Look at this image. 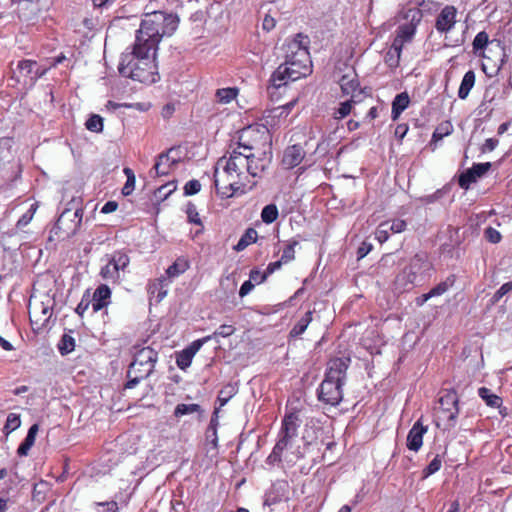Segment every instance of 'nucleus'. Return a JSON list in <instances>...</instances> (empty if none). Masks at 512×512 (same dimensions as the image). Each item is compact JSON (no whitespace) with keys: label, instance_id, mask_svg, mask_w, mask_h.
<instances>
[{"label":"nucleus","instance_id":"nucleus-1","mask_svg":"<svg viewBox=\"0 0 512 512\" xmlns=\"http://www.w3.org/2000/svg\"><path fill=\"white\" fill-rule=\"evenodd\" d=\"M267 168L266 157L233 149L229 157L223 156L217 161L214 173L217 194L225 199L252 190L257 183L254 179L261 177Z\"/></svg>","mask_w":512,"mask_h":512},{"label":"nucleus","instance_id":"nucleus-2","mask_svg":"<svg viewBox=\"0 0 512 512\" xmlns=\"http://www.w3.org/2000/svg\"><path fill=\"white\" fill-rule=\"evenodd\" d=\"M179 17L177 14L165 11H153L143 15L140 27L136 33L135 44L147 47L148 50H158L163 37H170L177 30Z\"/></svg>","mask_w":512,"mask_h":512},{"label":"nucleus","instance_id":"nucleus-3","mask_svg":"<svg viewBox=\"0 0 512 512\" xmlns=\"http://www.w3.org/2000/svg\"><path fill=\"white\" fill-rule=\"evenodd\" d=\"M156 52L157 50H148L147 47L134 43L131 52L122 54L118 66L119 73L141 83H155L159 78L155 63Z\"/></svg>","mask_w":512,"mask_h":512},{"label":"nucleus","instance_id":"nucleus-4","mask_svg":"<svg viewBox=\"0 0 512 512\" xmlns=\"http://www.w3.org/2000/svg\"><path fill=\"white\" fill-rule=\"evenodd\" d=\"M349 358L331 359L327 364L325 378L318 389V399L328 405L337 406L343 398L342 387L349 367Z\"/></svg>","mask_w":512,"mask_h":512},{"label":"nucleus","instance_id":"nucleus-5","mask_svg":"<svg viewBox=\"0 0 512 512\" xmlns=\"http://www.w3.org/2000/svg\"><path fill=\"white\" fill-rule=\"evenodd\" d=\"M270 148L271 135L266 126H249L240 131L237 149L256 154V157H266L269 165L272 158Z\"/></svg>","mask_w":512,"mask_h":512},{"label":"nucleus","instance_id":"nucleus-6","mask_svg":"<svg viewBox=\"0 0 512 512\" xmlns=\"http://www.w3.org/2000/svg\"><path fill=\"white\" fill-rule=\"evenodd\" d=\"M158 361V352L149 347H133V361L130 363L125 388H134L141 380L149 377Z\"/></svg>","mask_w":512,"mask_h":512},{"label":"nucleus","instance_id":"nucleus-7","mask_svg":"<svg viewBox=\"0 0 512 512\" xmlns=\"http://www.w3.org/2000/svg\"><path fill=\"white\" fill-rule=\"evenodd\" d=\"M55 305L54 297L49 294L33 292L29 299L28 312L34 331H40L49 326Z\"/></svg>","mask_w":512,"mask_h":512},{"label":"nucleus","instance_id":"nucleus-8","mask_svg":"<svg viewBox=\"0 0 512 512\" xmlns=\"http://www.w3.org/2000/svg\"><path fill=\"white\" fill-rule=\"evenodd\" d=\"M311 72V65L293 62H283L272 74L271 82L275 88L285 86L289 81L306 77Z\"/></svg>","mask_w":512,"mask_h":512},{"label":"nucleus","instance_id":"nucleus-9","mask_svg":"<svg viewBox=\"0 0 512 512\" xmlns=\"http://www.w3.org/2000/svg\"><path fill=\"white\" fill-rule=\"evenodd\" d=\"M308 43L309 39L307 36L301 33L297 34L293 40L283 46L285 52L284 62L300 63L304 64V67L311 65Z\"/></svg>","mask_w":512,"mask_h":512},{"label":"nucleus","instance_id":"nucleus-10","mask_svg":"<svg viewBox=\"0 0 512 512\" xmlns=\"http://www.w3.org/2000/svg\"><path fill=\"white\" fill-rule=\"evenodd\" d=\"M425 258L421 255H415L409 266L405 267L396 277L395 284L398 289H410L417 280L418 273L425 266Z\"/></svg>","mask_w":512,"mask_h":512},{"label":"nucleus","instance_id":"nucleus-11","mask_svg":"<svg viewBox=\"0 0 512 512\" xmlns=\"http://www.w3.org/2000/svg\"><path fill=\"white\" fill-rule=\"evenodd\" d=\"M505 56L504 49L499 45H497L496 49L490 48L488 54H483V72L489 77L497 75L504 64Z\"/></svg>","mask_w":512,"mask_h":512},{"label":"nucleus","instance_id":"nucleus-12","mask_svg":"<svg viewBox=\"0 0 512 512\" xmlns=\"http://www.w3.org/2000/svg\"><path fill=\"white\" fill-rule=\"evenodd\" d=\"M439 408L450 426H454L459 414L458 397L455 391H446L439 398Z\"/></svg>","mask_w":512,"mask_h":512},{"label":"nucleus","instance_id":"nucleus-13","mask_svg":"<svg viewBox=\"0 0 512 512\" xmlns=\"http://www.w3.org/2000/svg\"><path fill=\"white\" fill-rule=\"evenodd\" d=\"M343 94L351 95V101L360 102L363 98V90L359 88V81L354 71L344 74L339 79Z\"/></svg>","mask_w":512,"mask_h":512},{"label":"nucleus","instance_id":"nucleus-14","mask_svg":"<svg viewBox=\"0 0 512 512\" xmlns=\"http://www.w3.org/2000/svg\"><path fill=\"white\" fill-rule=\"evenodd\" d=\"M491 168L490 162L476 163L465 172H463L458 179L459 186L463 189H468L470 184L477 181L478 178L482 177Z\"/></svg>","mask_w":512,"mask_h":512},{"label":"nucleus","instance_id":"nucleus-15","mask_svg":"<svg viewBox=\"0 0 512 512\" xmlns=\"http://www.w3.org/2000/svg\"><path fill=\"white\" fill-rule=\"evenodd\" d=\"M457 10L454 6H445L438 14L435 21V28L440 33L451 31L456 24Z\"/></svg>","mask_w":512,"mask_h":512},{"label":"nucleus","instance_id":"nucleus-16","mask_svg":"<svg viewBox=\"0 0 512 512\" xmlns=\"http://www.w3.org/2000/svg\"><path fill=\"white\" fill-rule=\"evenodd\" d=\"M299 425L300 420L296 414L290 413L286 415L282 420V426L279 434L280 438L291 444L292 440L298 434Z\"/></svg>","mask_w":512,"mask_h":512},{"label":"nucleus","instance_id":"nucleus-17","mask_svg":"<svg viewBox=\"0 0 512 512\" xmlns=\"http://www.w3.org/2000/svg\"><path fill=\"white\" fill-rule=\"evenodd\" d=\"M427 427L423 426L420 420L416 421L407 436V448L417 452L423 444V436Z\"/></svg>","mask_w":512,"mask_h":512},{"label":"nucleus","instance_id":"nucleus-18","mask_svg":"<svg viewBox=\"0 0 512 512\" xmlns=\"http://www.w3.org/2000/svg\"><path fill=\"white\" fill-rule=\"evenodd\" d=\"M305 156V151L301 145H292L286 148L282 163L288 168H294L301 163Z\"/></svg>","mask_w":512,"mask_h":512},{"label":"nucleus","instance_id":"nucleus-19","mask_svg":"<svg viewBox=\"0 0 512 512\" xmlns=\"http://www.w3.org/2000/svg\"><path fill=\"white\" fill-rule=\"evenodd\" d=\"M111 291L107 285H100L94 292L92 299V309L94 312L100 311L109 303Z\"/></svg>","mask_w":512,"mask_h":512},{"label":"nucleus","instance_id":"nucleus-20","mask_svg":"<svg viewBox=\"0 0 512 512\" xmlns=\"http://www.w3.org/2000/svg\"><path fill=\"white\" fill-rule=\"evenodd\" d=\"M410 97L407 92H402L397 94L392 102V112L391 117L392 120H397L402 112L409 106Z\"/></svg>","mask_w":512,"mask_h":512},{"label":"nucleus","instance_id":"nucleus-21","mask_svg":"<svg viewBox=\"0 0 512 512\" xmlns=\"http://www.w3.org/2000/svg\"><path fill=\"white\" fill-rule=\"evenodd\" d=\"M177 160L172 159L169 153H162L158 156V159L154 165V170L157 176H164L170 173L172 165H176Z\"/></svg>","mask_w":512,"mask_h":512},{"label":"nucleus","instance_id":"nucleus-22","mask_svg":"<svg viewBox=\"0 0 512 512\" xmlns=\"http://www.w3.org/2000/svg\"><path fill=\"white\" fill-rule=\"evenodd\" d=\"M39 431L38 424H33L29 430L28 433L24 439V441L20 444V446L17 449V454L19 456H27L29 453V450L35 443L36 435Z\"/></svg>","mask_w":512,"mask_h":512},{"label":"nucleus","instance_id":"nucleus-23","mask_svg":"<svg viewBox=\"0 0 512 512\" xmlns=\"http://www.w3.org/2000/svg\"><path fill=\"white\" fill-rule=\"evenodd\" d=\"M415 30L416 28L412 23L399 26L397 30V35L392 43H396L397 41H399L398 43H400L401 48H403L404 43L410 42L412 40L415 34Z\"/></svg>","mask_w":512,"mask_h":512},{"label":"nucleus","instance_id":"nucleus-24","mask_svg":"<svg viewBox=\"0 0 512 512\" xmlns=\"http://www.w3.org/2000/svg\"><path fill=\"white\" fill-rule=\"evenodd\" d=\"M475 84V73L472 70L467 71L461 81L458 97L460 99H466Z\"/></svg>","mask_w":512,"mask_h":512},{"label":"nucleus","instance_id":"nucleus-25","mask_svg":"<svg viewBox=\"0 0 512 512\" xmlns=\"http://www.w3.org/2000/svg\"><path fill=\"white\" fill-rule=\"evenodd\" d=\"M398 42L399 41H397L396 43H392V45L390 46V48L388 49V51L386 52V55H385V63L390 68L398 67L399 62H400V55L402 52V48H401V44Z\"/></svg>","mask_w":512,"mask_h":512},{"label":"nucleus","instance_id":"nucleus-26","mask_svg":"<svg viewBox=\"0 0 512 512\" xmlns=\"http://www.w3.org/2000/svg\"><path fill=\"white\" fill-rule=\"evenodd\" d=\"M189 267H190L189 260L185 257H179L175 260V262L172 265H170L167 268L166 273L171 278L177 277V276L183 274L186 270H188Z\"/></svg>","mask_w":512,"mask_h":512},{"label":"nucleus","instance_id":"nucleus-27","mask_svg":"<svg viewBox=\"0 0 512 512\" xmlns=\"http://www.w3.org/2000/svg\"><path fill=\"white\" fill-rule=\"evenodd\" d=\"M113 267H115L118 274L121 275V272H125L127 267L130 264V258L129 256L121 251L114 252L111 256V259L109 260Z\"/></svg>","mask_w":512,"mask_h":512},{"label":"nucleus","instance_id":"nucleus-28","mask_svg":"<svg viewBox=\"0 0 512 512\" xmlns=\"http://www.w3.org/2000/svg\"><path fill=\"white\" fill-rule=\"evenodd\" d=\"M313 311L309 310L307 311L303 317H301L297 323L294 325V327L291 329L290 331V336L291 337H299L300 335H302L308 325L311 323L312 319H313Z\"/></svg>","mask_w":512,"mask_h":512},{"label":"nucleus","instance_id":"nucleus-29","mask_svg":"<svg viewBox=\"0 0 512 512\" xmlns=\"http://www.w3.org/2000/svg\"><path fill=\"white\" fill-rule=\"evenodd\" d=\"M257 240V231L253 228H248L245 233L241 236L238 243L234 246V249L238 252L246 249L250 244L255 243Z\"/></svg>","mask_w":512,"mask_h":512},{"label":"nucleus","instance_id":"nucleus-30","mask_svg":"<svg viewBox=\"0 0 512 512\" xmlns=\"http://www.w3.org/2000/svg\"><path fill=\"white\" fill-rule=\"evenodd\" d=\"M479 396L486 402V404L490 407H501L502 399L491 392L490 389L486 387H481L478 390Z\"/></svg>","mask_w":512,"mask_h":512},{"label":"nucleus","instance_id":"nucleus-31","mask_svg":"<svg viewBox=\"0 0 512 512\" xmlns=\"http://www.w3.org/2000/svg\"><path fill=\"white\" fill-rule=\"evenodd\" d=\"M100 275L104 280L113 284L119 283L122 279L121 275L118 274L110 261L102 267Z\"/></svg>","mask_w":512,"mask_h":512},{"label":"nucleus","instance_id":"nucleus-32","mask_svg":"<svg viewBox=\"0 0 512 512\" xmlns=\"http://www.w3.org/2000/svg\"><path fill=\"white\" fill-rule=\"evenodd\" d=\"M238 392V387L236 384L228 383L226 384L218 394L217 400L220 403V407H223L227 404V402Z\"/></svg>","mask_w":512,"mask_h":512},{"label":"nucleus","instance_id":"nucleus-33","mask_svg":"<svg viewBox=\"0 0 512 512\" xmlns=\"http://www.w3.org/2000/svg\"><path fill=\"white\" fill-rule=\"evenodd\" d=\"M452 131H453L452 124L449 121H444L436 127V129L432 135V141L433 142L440 141L445 136L450 135L452 133Z\"/></svg>","mask_w":512,"mask_h":512},{"label":"nucleus","instance_id":"nucleus-34","mask_svg":"<svg viewBox=\"0 0 512 512\" xmlns=\"http://www.w3.org/2000/svg\"><path fill=\"white\" fill-rule=\"evenodd\" d=\"M238 90L236 88H221L216 91V98L219 103L226 104L231 102L237 96Z\"/></svg>","mask_w":512,"mask_h":512},{"label":"nucleus","instance_id":"nucleus-35","mask_svg":"<svg viewBox=\"0 0 512 512\" xmlns=\"http://www.w3.org/2000/svg\"><path fill=\"white\" fill-rule=\"evenodd\" d=\"M279 212L275 204L266 205L261 212V219L266 224H271L278 218Z\"/></svg>","mask_w":512,"mask_h":512},{"label":"nucleus","instance_id":"nucleus-36","mask_svg":"<svg viewBox=\"0 0 512 512\" xmlns=\"http://www.w3.org/2000/svg\"><path fill=\"white\" fill-rule=\"evenodd\" d=\"M199 412H201V407L199 404H195V403H193V404H178L175 407L174 416L178 418V417H181L184 415L199 413Z\"/></svg>","mask_w":512,"mask_h":512},{"label":"nucleus","instance_id":"nucleus-37","mask_svg":"<svg viewBox=\"0 0 512 512\" xmlns=\"http://www.w3.org/2000/svg\"><path fill=\"white\" fill-rule=\"evenodd\" d=\"M194 355L193 352L187 348L181 351L176 356V364L181 370H185L191 365Z\"/></svg>","mask_w":512,"mask_h":512},{"label":"nucleus","instance_id":"nucleus-38","mask_svg":"<svg viewBox=\"0 0 512 512\" xmlns=\"http://www.w3.org/2000/svg\"><path fill=\"white\" fill-rule=\"evenodd\" d=\"M233 325L223 324L219 326L212 335L206 336L204 340L216 339L217 337H229L235 332Z\"/></svg>","mask_w":512,"mask_h":512},{"label":"nucleus","instance_id":"nucleus-39","mask_svg":"<svg viewBox=\"0 0 512 512\" xmlns=\"http://www.w3.org/2000/svg\"><path fill=\"white\" fill-rule=\"evenodd\" d=\"M37 67V62L32 60H22L18 62L17 68L19 72L24 77L32 76L35 68Z\"/></svg>","mask_w":512,"mask_h":512},{"label":"nucleus","instance_id":"nucleus-40","mask_svg":"<svg viewBox=\"0 0 512 512\" xmlns=\"http://www.w3.org/2000/svg\"><path fill=\"white\" fill-rule=\"evenodd\" d=\"M21 425L20 416L15 413H10L7 416L6 423L4 425V432L6 435L16 430Z\"/></svg>","mask_w":512,"mask_h":512},{"label":"nucleus","instance_id":"nucleus-41","mask_svg":"<svg viewBox=\"0 0 512 512\" xmlns=\"http://www.w3.org/2000/svg\"><path fill=\"white\" fill-rule=\"evenodd\" d=\"M85 126L89 131L99 133L103 130V118L94 114L86 121Z\"/></svg>","mask_w":512,"mask_h":512},{"label":"nucleus","instance_id":"nucleus-42","mask_svg":"<svg viewBox=\"0 0 512 512\" xmlns=\"http://www.w3.org/2000/svg\"><path fill=\"white\" fill-rule=\"evenodd\" d=\"M176 183L174 181L168 182L160 186L155 191V196L158 199L165 200L172 192L176 190Z\"/></svg>","mask_w":512,"mask_h":512},{"label":"nucleus","instance_id":"nucleus-43","mask_svg":"<svg viewBox=\"0 0 512 512\" xmlns=\"http://www.w3.org/2000/svg\"><path fill=\"white\" fill-rule=\"evenodd\" d=\"M442 466V459L440 455H436L429 465L423 470V477L427 478L430 475L440 470Z\"/></svg>","mask_w":512,"mask_h":512},{"label":"nucleus","instance_id":"nucleus-44","mask_svg":"<svg viewBox=\"0 0 512 512\" xmlns=\"http://www.w3.org/2000/svg\"><path fill=\"white\" fill-rule=\"evenodd\" d=\"M356 102L351 101V98L347 101H344L340 104L339 108L335 111L334 117L336 119H343L348 116L352 110V105Z\"/></svg>","mask_w":512,"mask_h":512},{"label":"nucleus","instance_id":"nucleus-45","mask_svg":"<svg viewBox=\"0 0 512 512\" xmlns=\"http://www.w3.org/2000/svg\"><path fill=\"white\" fill-rule=\"evenodd\" d=\"M217 414V409L214 411V415ZM217 426H218V420L217 416H214L211 418L209 426L207 428V438L211 439V442L214 446L217 444Z\"/></svg>","mask_w":512,"mask_h":512},{"label":"nucleus","instance_id":"nucleus-46","mask_svg":"<svg viewBox=\"0 0 512 512\" xmlns=\"http://www.w3.org/2000/svg\"><path fill=\"white\" fill-rule=\"evenodd\" d=\"M489 42L488 34L485 31L479 32L474 40H473V50L474 52H477L478 50H482L486 47V45Z\"/></svg>","mask_w":512,"mask_h":512},{"label":"nucleus","instance_id":"nucleus-47","mask_svg":"<svg viewBox=\"0 0 512 512\" xmlns=\"http://www.w3.org/2000/svg\"><path fill=\"white\" fill-rule=\"evenodd\" d=\"M299 244L298 241L294 240L290 242L283 250L281 259L284 263H289L295 258V247Z\"/></svg>","mask_w":512,"mask_h":512},{"label":"nucleus","instance_id":"nucleus-48","mask_svg":"<svg viewBox=\"0 0 512 512\" xmlns=\"http://www.w3.org/2000/svg\"><path fill=\"white\" fill-rule=\"evenodd\" d=\"M186 214H187V217H188V220L190 223H194L196 225H202L197 208L193 203L187 204Z\"/></svg>","mask_w":512,"mask_h":512},{"label":"nucleus","instance_id":"nucleus-49","mask_svg":"<svg viewBox=\"0 0 512 512\" xmlns=\"http://www.w3.org/2000/svg\"><path fill=\"white\" fill-rule=\"evenodd\" d=\"M37 209V204H32L17 222V227L22 228L30 223Z\"/></svg>","mask_w":512,"mask_h":512},{"label":"nucleus","instance_id":"nucleus-50","mask_svg":"<svg viewBox=\"0 0 512 512\" xmlns=\"http://www.w3.org/2000/svg\"><path fill=\"white\" fill-rule=\"evenodd\" d=\"M512 291V281L504 283L493 295L492 303H497L504 295Z\"/></svg>","mask_w":512,"mask_h":512},{"label":"nucleus","instance_id":"nucleus-51","mask_svg":"<svg viewBox=\"0 0 512 512\" xmlns=\"http://www.w3.org/2000/svg\"><path fill=\"white\" fill-rule=\"evenodd\" d=\"M201 189V184L198 180L193 179L188 181L184 186V193L187 196L198 193Z\"/></svg>","mask_w":512,"mask_h":512},{"label":"nucleus","instance_id":"nucleus-52","mask_svg":"<svg viewBox=\"0 0 512 512\" xmlns=\"http://www.w3.org/2000/svg\"><path fill=\"white\" fill-rule=\"evenodd\" d=\"M450 286L451 283H448V280L441 282L428 292V297L440 296L444 294Z\"/></svg>","mask_w":512,"mask_h":512},{"label":"nucleus","instance_id":"nucleus-53","mask_svg":"<svg viewBox=\"0 0 512 512\" xmlns=\"http://www.w3.org/2000/svg\"><path fill=\"white\" fill-rule=\"evenodd\" d=\"M268 276L267 271H260L258 269H252L249 274V279L256 284L263 283Z\"/></svg>","mask_w":512,"mask_h":512},{"label":"nucleus","instance_id":"nucleus-54","mask_svg":"<svg viewBox=\"0 0 512 512\" xmlns=\"http://www.w3.org/2000/svg\"><path fill=\"white\" fill-rule=\"evenodd\" d=\"M388 227L392 233H401L406 229V222L402 219L388 221Z\"/></svg>","mask_w":512,"mask_h":512},{"label":"nucleus","instance_id":"nucleus-55","mask_svg":"<svg viewBox=\"0 0 512 512\" xmlns=\"http://www.w3.org/2000/svg\"><path fill=\"white\" fill-rule=\"evenodd\" d=\"M485 237L487 240L493 244H496L501 241V234L498 230L493 227H488L485 230Z\"/></svg>","mask_w":512,"mask_h":512},{"label":"nucleus","instance_id":"nucleus-56","mask_svg":"<svg viewBox=\"0 0 512 512\" xmlns=\"http://www.w3.org/2000/svg\"><path fill=\"white\" fill-rule=\"evenodd\" d=\"M386 228H389L388 221H384V222L380 223V225L378 226V228L376 230V238L378 239V241L380 243L387 241L389 238V234H387L386 230H385Z\"/></svg>","mask_w":512,"mask_h":512},{"label":"nucleus","instance_id":"nucleus-57","mask_svg":"<svg viewBox=\"0 0 512 512\" xmlns=\"http://www.w3.org/2000/svg\"><path fill=\"white\" fill-rule=\"evenodd\" d=\"M135 182H136V178H132V177H130V179L126 180V183L124 184V186L122 188V194L124 196H129L130 194H132V192L135 188Z\"/></svg>","mask_w":512,"mask_h":512},{"label":"nucleus","instance_id":"nucleus-58","mask_svg":"<svg viewBox=\"0 0 512 512\" xmlns=\"http://www.w3.org/2000/svg\"><path fill=\"white\" fill-rule=\"evenodd\" d=\"M291 444L287 443L286 441L282 440L281 438H279L278 442L276 443V445L274 446L272 452L273 453H276V455L278 457L281 458V455H282V452L288 448Z\"/></svg>","mask_w":512,"mask_h":512},{"label":"nucleus","instance_id":"nucleus-59","mask_svg":"<svg viewBox=\"0 0 512 512\" xmlns=\"http://www.w3.org/2000/svg\"><path fill=\"white\" fill-rule=\"evenodd\" d=\"M253 288H254V284L252 283V281L250 279L245 281L240 287L239 296L244 297V296L248 295L252 291Z\"/></svg>","mask_w":512,"mask_h":512},{"label":"nucleus","instance_id":"nucleus-60","mask_svg":"<svg viewBox=\"0 0 512 512\" xmlns=\"http://www.w3.org/2000/svg\"><path fill=\"white\" fill-rule=\"evenodd\" d=\"M498 145V140L494 138H488L486 139L485 143L482 146V152H491L493 151Z\"/></svg>","mask_w":512,"mask_h":512},{"label":"nucleus","instance_id":"nucleus-61","mask_svg":"<svg viewBox=\"0 0 512 512\" xmlns=\"http://www.w3.org/2000/svg\"><path fill=\"white\" fill-rule=\"evenodd\" d=\"M275 25V19L269 15H266L262 23V28L269 32L275 27Z\"/></svg>","mask_w":512,"mask_h":512},{"label":"nucleus","instance_id":"nucleus-62","mask_svg":"<svg viewBox=\"0 0 512 512\" xmlns=\"http://www.w3.org/2000/svg\"><path fill=\"white\" fill-rule=\"evenodd\" d=\"M117 208H118L117 202H115V201H108L101 208V213L109 214V213H112V212L116 211Z\"/></svg>","mask_w":512,"mask_h":512},{"label":"nucleus","instance_id":"nucleus-63","mask_svg":"<svg viewBox=\"0 0 512 512\" xmlns=\"http://www.w3.org/2000/svg\"><path fill=\"white\" fill-rule=\"evenodd\" d=\"M407 124H399L395 129V136L401 141L408 132Z\"/></svg>","mask_w":512,"mask_h":512},{"label":"nucleus","instance_id":"nucleus-64","mask_svg":"<svg viewBox=\"0 0 512 512\" xmlns=\"http://www.w3.org/2000/svg\"><path fill=\"white\" fill-rule=\"evenodd\" d=\"M282 264H285V263L282 262L281 258L278 261L269 263V265L266 268L268 275H270V274L274 273L276 270H278L282 266Z\"/></svg>","mask_w":512,"mask_h":512}]
</instances>
